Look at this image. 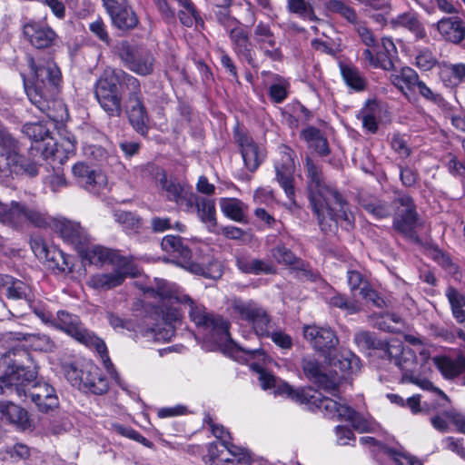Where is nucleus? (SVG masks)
<instances>
[{
  "label": "nucleus",
  "instance_id": "e2e57ef3",
  "mask_svg": "<svg viewBox=\"0 0 465 465\" xmlns=\"http://www.w3.org/2000/svg\"><path fill=\"white\" fill-rule=\"evenodd\" d=\"M374 327L388 332H397V329L391 323H399L401 318L395 313H382L373 316Z\"/></svg>",
  "mask_w": 465,
  "mask_h": 465
},
{
  "label": "nucleus",
  "instance_id": "79ce46f5",
  "mask_svg": "<svg viewBox=\"0 0 465 465\" xmlns=\"http://www.w3.org/2000/svg\"><path fill=\"white\" fill-rule=\"evenodd\" d=\"M301 138L305 141L309 147L322 157L330 154L331 150L327 138L322 134L321 130L315 126H307L300 134Z\"/></svg>",
  "mask_w": 465,
  "mask_h": 465
},
{
  "label": "nucleus",
  "instance_id": "393cba45",
  "mask_svg": "<svg viewBox=\"0 0 465 465\" xmlns=\"http://www.w3.org/2000/svg\"><path fill=\"white\" fill-rule=\"evenodd\" d=\"M77 252L82 256L83 259L88 260L90 263L98 265L106 262L112 263L113 265L124 264L123 262H128L132 261L130 258L123 256L114 250H111L100 245H94L88 242L83 244V249L78 250Z\"/></svg>",
  "mask_w": 465,
  "mask_h": 465
},
{
  "label": "nucleus",
  "instance_id": "9d476101",
  "mask_svg": "<svg viewBox=\"0 0 465 465\" xmlns=\"http://www.w3.org/2000/svg\"><path fill=\"white\" fill-rule=\"evenodd\" d=\"M0 223L15 228L25 223L40 228L48 224L46 214L40 209L16 201L9 204L0 202Z\"/></svg>",
  "mask_w": 465,
  "mask_h": 465
},
{
  "label": "nucleus",
  "instance_id": "cd10ccee",
  "mask_svg": "<svg viewBox=\"0 0 465 465\" xmlns=\"http://www.w3.org/2000/svg\"><path fill=\"white\" fill-rule=\"evenodd\" d=\"M53 228L64 242L72 245L76 251L82 250L83 244L88 242L89 235L78 223L64 218L55 219Z\"/></svg>",
  "mask_w": 465,
  "mask_h": 465
},
{
  "label": "nucleus",
  "instance_id": "4c0bfd02",
  "mask_svg": "<svg viewBox=\"0 0 465 465\" xmlns=\"http://www.w3.org/2000/svg\"><path fill=\"white\" fill-rule=\"evenodd\" d=\"M262 76H270L272 83L268 86L267 94L272 104L283 103L290 94L291 83L290 81L270 71H262Z\"/></svg>",
  "mask_w": 465,
  "mask_h": 465
},
{
  "label": "nucleus",
  "instance_id": "864d4df0",
  "mask_svg": "<svg viewBox=\"0 0 465 465\" xmlns=\"http://www.w3.org/2000/svg\"><path fill=\"white\" fill-rule=\"evenodd\" d=\"M182 9L178 13L180 22L187 27L193 25L203 26V21L200 17L194 5L190 0H177Z\"/></svg>",
  "mask_w": 465,
  "mask_h": 465
},
{
  "label": "nucleus",
  "instance_id": "bf43d9fd",
  "mask_svg": "<svg viewBox=\"0 0 465 465\" xmlns=\"http://www.w3.org/2000/svg\"><path fill=\"white\" fill-rule=\"evenodd\" d=\"M287 10L304 20H318L313 7L306 0H287Z\"/></svg>",
  "mask_w": 465,
  "mask_h": 465
},
{
  "label": "nucleus",
  "instance_id": "338daca9",
  "mask_svg": "<svg viewBox=\"0 0 465 465\" xmlns=\"http://www.w3.org/2000/svg\"><path fill=\"white\" fill-rule=\"evenodd\" d=\"M385 453L396 465H423L422 461L415 456L397 450L393 448H387Z\"/></svg>",
  "mask_w": 465,
  "mask_h": 465
},
{
  "label": "nucleus",
  "instance_id": "f8f14e48",
  "mask_svg": "<svg viewBox=\"0 0 465 465\" xmlns=\"http://www.w3.org/2000/svg\"><path fill=\"white\" fill-rule=\"evenodd\" d=\"M393 203L405 207V210L394 215L392 228L405 239L420 246L424 242L416 230L419 214L413 198L408 193H403L394 199Z\"/></svg>",
  "mask_w": 465,
  "mask_h": 465
},
{
  "label": "nucleus",
  "instance_id": "4be33fe9",
  "mask_svg": "<svg viewBox=\"0 0 465 465\" xmlns=\"http://www.w3.org/2000/svg\"><path fill=\"white\" fill-rule=\"evenodd\" d=\"M303 335L311 345L325 357L331 356L339 342L335 332L330 328L305 326Z\"/></svg>",
  "mask_w": 465,
  "mask_h": 465
},
{
  "label": "nucleus",
  "instance_id": "5fc2aeb1",
  "mask_svg": "<svg viewBox=\"0 0 465 465\" xmlns=\"http://www.w3.org/2000/svg\"><path fill=\"white\" fill-rule=\"evenodd\" d=\"M324 7L327 12L341 15L352 25L359 20L356 10L341 0H328Z\"/></svg>",
  "mask_w": 465,
  "mask_h": 465
},
{
  "label": "nucleus",
  "instance_id": "6e6d98bb",
  "mask_svg": "<svg viewBox=\"0 0 465 465\" xmlns=\"http://www.w3.org/2000/svg\"><path fill=\"white\" fill-rule=\"evenodd\" d=\"M420 246L427 251L429 256L443 269L447 270L454 266L450 253L441 250L439 245L432 241H426Z\"/></svg>",
  "mask_w": 465,
  "mask_h": 465
},
{
  "label": "nucleus",
  "instance_id": "c756f323",
  "mask_svg": "<svg viewBox=\"0 0 465 465\" xmlns=\"http://www.w3.org/2000/svg\"><path fill=\"white\" fill-rule=\"evenodd\" d=\"M234 137H237L244 166L250 172H255L262 162L258 144L251 134L240 132L237 127H234Z\"/></svg>",
  "mask_w": 465,
  "mask_h": 465
},
{
  "label": "nucleus",
  "instance_id": "7ed1b4c3",
  "mask_svg": "<svg viewBox=\"0 0 465 465\" xmlns=\"http://www.w3.org/2000/svg\"><path fill=\"white\" fill-rule=\"evenodd\" d=\"M305 167L308 199L321 231L333 232L342 223L351 226L354 217L349 213V203L335 187L325 183L322 167L309 157Z\"/></svg>",
  "mask_w": 465,
  "mask_h": 465
},
{
  "label": "nucleus",
  "instance_id": "20e7f679",
  "mask_svg": "<svg viewBox=\"0 0 465 465\" xmlns=\"http://www.w3.org/2000/svg\"><path fill=\"white\" fill-rule=\"evenodd\" d=\"M28 65L34 73L35 81L32 86L25 84L26 94L33 104L45 112L49 108V102L58 93L61 72L53 61L36 64L34 58L30 57Z\"/></svg>",
  "mask_w": 465,
  "mask_h": 465
},
{
  "label": "nucleus",
  "instance_id": "0e129e2a",
  "mask_svg": "<svg viewBox=\"0 0 465 465\" xmlns=\"http://www.w3.org/2000/svg\"><path fill=\"white\" fill-rule=\"evenodd\" d=\"M114 220L126 232L134 231L141 226L140 219L131 212L117 211L114 214Z\"/></svg>",
  "mask_w": 465,
  "mask_h": 465
},
{
  "label": "nucleus",
  "instance_id": "f3484780",
  "mask_svg": "<svg viewBox=\"0 0 465 465\" xmlns=\"http://www.w3.org/2000/svg\"><path fill=\"white\" fill-rule=\"evenodd\" d=\"M31 248L35 256L45 262L52 270H57L61 272H71L73 271V258L55 246H48L43 239H33Z\"/></svg>",
  "mask_w": 465,
  "mask_h": 465
},
{
  "label": "nucleus",
  "instance_id": "a19ab883",
  "mask_svg": "<svg viewBox=\"0 0 465 465\" xmlns=\"http://www.w3.org/2000/svg\"><path fill=\"white\" fill-rule=\"evenodd\" d=\"M339 69L342 80L350 89L362 92L367 88L368 81L357 66L340 62Z\"/></svg>",
  "mask_w": 465,
  "mask_h": 465
},
{
  "label": "nucleus",
  "instance_id": "58836bf2",
  "mask_svg": "<svg viewBox=\"0 0 465 465\" xmlns=\"http://www.w3.org/2000/svg\"><path fill=\"white\" fill-rule=\"evenodd\" d=\"M391 74V82L396 88L401 92L406 90L411 94H416V86L420 79L413 68L403 66L399 71L395 70Z\"/></svg>",
  "mask_w": 465,
  "mask_h": 465
},
{
  "label": "nucleus",
  "instance_id": "412c9836",
  "mask_svg": "<svg viewBox=\"0 0 465 465\" xmlns=\"http://www.w3.org/2000/svg\"><path fill=\"white\" fill-rule=\"evenodd\" d=\"M124 47L121 57L130 71L143 76L153 72L154 57L150 51L133 48L127 44H124Z\"/></svg>",
  "mask_w": 465,
  "mask_h": 465
},
{
  "label": "nucleus",
  "instance_id": "e433bc0d",
  "mask_svg": "<svg viewBox=\"0 0 465 465\" xmlns=\"http://www.w3.org/2000/svg\"><path fill=\"white\" fill-rule=\"evenodd\" d=\"M113 24L119 29L129 30L134 28L138 24L135 13L126 5H120L118 1L106 7Z\"/></svg>",
  "mask_w": 465,
  "mask_h": 465
},
{
  "label": "nucleus",
  "instance_id": "f257e3e1",
  "mask_svg": "<svg viewBox=\"0 0 465 465\" xmlns=\"http://www.w3.org/2000/svg\"><path fill=\"white\" fill-rule=\"evenodd\" d=\"M145 294L158 300L154 306L160 311L165 322L163 328L152 330L155 341H171L175 332L172 323L180 320L181 306H183L188 308L192 322L203 331L205 347L211 351H220L228 358H232L229 322L207 312L203 306L195 304L187 294L174 291L163 280H157L155 287L148 288Z\"/></svg>",
  "mask_w": 465,
  "mask_h": 465
},
{
  "label": "nucleus",
  "instance_id": "72a5a7b5",
  "mask_svg": "<svg viewBox=\"0 0 465 465\" xmlns=\"http://www.w3.org/2000/svg\"><path fill=\"white\" fill-rule=\"evenodd\" d=\"M9 335L10 339L23 341L24 343L22 345H16L11 348L5 353L4 356H2L1 360L15 348L25 350L27 353L29 352L24 347H30L34 351H52L54 348V342L50 339L49 336L45 334L11 332Z\"/></svg>",
  "mask_w": 465,
  "mask_h": 465
},
{
  "label": "nucleus",
  "instance_id": "2eb2a0df",
  "mask_svg": "<svg viewBox=\"0 0 465 465\" xmlns=\"http://www.w3.org/2000/svg\"><path fill=\"white\" fill-rule=\"evenodd\" d=\"M295 152L288 145L280 146V158L274 164L276 180L289 201L295 204L294 163Z\"/></svg>",
  "mask_w": 465,
  "mask_h": 465
},
{
  "label": "nucleus",
  "instance_id": "c9c22d12",
  "mask_svg": "<svg viewBox=\"0 0 465 465\" xmlns=\"http://www.w3.org/2000/svg\"><path fill=\"white\" fill-rule=\"evenodd\" d=\"M312 391L313 389L311 386L295 388L289 382L280 380L276 391H274V395L283 397L294 403L306 405L308 407L310 399L312 398Z\"/></svg>",
  "mask_w": 465,
  "mask_h": 465
},
{
  "label": "nucleus",
  "instance_id": "de8ad7c7",
  "mask_svg": "<svg viewBox=\"0 0 465 465\" xmlns=\"http://www.w3.org/2000/svg\"><path fill=\"white\" fill-rule=\"evenodd\" d=\"M312 397L313 398L310 399V402L308 404L309 410L313 411L316 410L324 411L325 415L329 418H335L340 402L323 396L316 390L312 391Z\"/></svg>",
  "mask_w": 465,
  "mask_h": 465
},
{
  "label": "nucleus",
  "instance_id": "0eeeda50",
  "mask_svg": "<svg viewBox=\"0 0 465 465\" xmlns=\"http://www.w3.org/2000/svg\"><path fill=\"white\" fill-rule=\"evenodd\" d=\"M6 172L34 177L38 174L39 166L20 155L17 141L0 123V173Z\"/></svg>",
  "mask_w": 465,
  "mask_h": 465
},
{
  "label": "nucleus",
  "instance_id": "4468645a",
  "mask_svg": "<svg viewBox=\"0 0 465 465\" xmlns=\"http://www.w3.org/2000/svg\"><path fill=\"white\" fill-rule=\"evenodd\" d=\"M362 58L373 69L395 71V62L399 60L398 49L391 37H382L381 44L362 51Z\"/></svg>",
  "mask_w": 465,
  "mask_h": 465
},
{
  "label": "nucleus",
  "instance_id": "39448f33",
  "mask_svg": "<svg viewBox=\"0 0 465 465\" xmlns=\"http://www.w3.org/2000/svg\"><path fill=\"white\" fill-rule=\"evenodd\" d=\"M53 325L55 328L64 331L77 341L84 344L85 346L94 348L102 357L105 368L111 373L112 377L117 382V384L123 390H127L126 382L121 379L116 371H110V368L113 369V364L109 359L104 341L94 335L92 331L87 330L77 315L70 313L66 311H58Z\"/></svg>",
  "mask_w": 465,
  "mask_h": 465
},
{
  "label": "nucleus",
  "instance_id": "5701e85b",
  "mask_svg": "<svg viewBox=\"0 0 465 465\" xmlns=\"http://www.w3.org/2000/svg\"><path fill=\"white\" fill-rule=\"evenodd\" d=\"M270 252L278 264L287 266L294 271L302 272V275L307 279L312 281L316 280L318 273L311 269L310 263L296 256L284 243H278L271 249Z\"/></svg>",
  "mask_w": 465,
  "mask_h": 465
},
{
  "label": "nucleus",
  "instance_id": "c03bdc74",
  "mask_svg": "<svg viewBox=\"0 0 465 465\" xmlns=\"http://www.w3.org/2000/svg\"><path fill=\"white\" fill-rule=\"evenodd\" d=\"M28 291V286L22 281L15 279L10 275L0 274V292L9 299H26Z\"/></svg>",
  "mask_w": 465,
  "mask_h": 465
},
{
  "label": "nucleus",
  "instance_id": "603ef678",
  "mask_svg": "<svg viewBox=\"0 0 465 465\" xmlns=\"http://www.w3.org/2000/svg\"><path fill=\"white\" fill-rule=\"evenodd\" d=\"M379 111L378 103L375 100H369L366 107L358 115V118L361 120L362 127L371 134H375L379 130V122L377 120Z\"/></svg>",
  "mask_w": 465,
  "mask_h": 465
},
{
  "label": "nucleus",
  "instance_id": "7c9ffc66",
  "mask_svg": "<svg viewBox=\"0 0 465 465\" xmlns=\"http://www.w3.org/2000/svg\"><path fill=\"white\" fill-rule=\"evenodd\" d=\"M435 25L447 43L460 45L465 39V22L458 15L442 17Z\"/></svg>",
  "mask_w": 465,
  "mask_h": 465
},
{
  "label": "nucleus",
  "instance_id": "aec40b11",
  "mask_svg": "<svg viewBox=\"0 0 465 465\" xmlns=\"http://www.w3.org/2000/svg\"><path fill=\"white\" fill-rule=\"evenodd\" d=\"M23 35L30 45L37 49L49 48L55 45L57 35L44 21L29 19L23 25Z\"/></svg>",
  "mask_w": 465,
  "mask_h": 465
},
{
  "label": "nucleus",
  "instance_id": "8fccbe9b",
  "mask_svg": "<svg viewBox=\"0 0 465 465\" xmlns=\"http://www.w3.org/2000/svg\"><path fill=\"white\" fill-rule=\"evenodd\" d=\"M196 206L198 215L208 226H215V203L213 200L194 194L193 206Z\"/></svg>",
  "mask_w": 465,
  "mask_h": 465
},
{
  "label": "nucleus",
  "instance_id": "1a4fd4ad",
  "mask_svg": "<svg viewBox=\"0 0 465 465\" xmlns=\"http://www.w3.org/2000/svg\"><path fill=\"white\" fill-rule=\"evenodd\" d=\"M151 174L159 193L167 201L175 203L181 209L189 212L193 207L194 193L186 183L168 176L166 172L158 166H152Z\"/></svg>",
  "mask_w": 465,
  "mask_h": 465
},
{
  "label": "nucleus",
  "instance_id": "f704fd0d",
  "mask_svg": "<svg viewBox=\"0 0 465 465\" xmlns=\"http://www.w3.org/2000/svg\"><path fill=\"white\" fill-rule=\"evenodd\" d=\"M327 358L336 374H338V371L341 372V378H345L346 375L358 371L361 369L360 358L351 351H339Z\"/></svg>",
  "mask_w": 465,
  "mask_h": 465
},
{
  "label": "nucleus",
  "instance_id": "09e8293b",
  "mask_svg": "<svg viewBox=\"0 0 465 465\" xmlns=\"http://www.w3.org/2000/svg\"><path fill=\"white\" fill-rule=\"evenodd\" d=\"M446 297L454 319L465 328V296L456 288L450 286L446 290Z\"/></svg>",
  "mask_w": 465,
  "mask_h": 465
},
{
  "label": "nucleus",
  "instance_id": "ea45409f",
  "mask_svg": "<svg viewBox=\"0 0 465 465\" xmlns=\"http://www.w3.org/2000/svg\"><path fill=\"white\" fill-rule=\"evenodd\" d=\"M443 85L447 88L456 89L465 83V64H443L439 72Z\"/></svg>",
  "mask_w": 465,
  "mask_h": 465
},
{
  "label": "nucleus",
  "instance_id": "b1692460",
  "mask_svg": "<svg viewBox=\"0 0 465 465\" xmlns=\"http://www.w3.org/2000/svg\"><path fill=\"white\" fill-rule=\"evenodd\" d=\"M354 339L356 343L364 349L382 351L390 361H393L394 362L396 358L400 357L407 348L399 341L389 342L384 340L377 339L376 336L370 331H361L355 335Z\"/></svg>",
  "mask_w": 465,
  "mask_h": 465
},
{
  "label": "nucleus",
  "instance_id": "bb28decb",
  "mask_svg": "<svg viewBox=\"0 0 465 465\" xmlns=\"http://www.w3.org/2000/svg\"><path fill=\"white\" fill-rule=\"evenodd\" d=\"M301 366L305 377L319 389L333 393L339 391V385L325 372L313 356L308 355L302 359Z\"/></svg>",
  "mask_w": 465,
  "mask_h": 465
},
{
  "label": "nucleus",
  "instance_id": "dca6fc26",
  "mask_svg": "<svg viewBox=\"0 0 465 465\" xmlns=\"http://www.w3.org/2000/svg\"><path fill=\"white\" fill-rule=\"evenodd\" d=\"M234 312L239 313L241 319L252 324L256 336L270 337L272 318L262 306L252 301L242 302L234 298Z\"/></svg>",
  "mask_w": 465,
  "mask_h": 465
},
{
  "label": "nucleus",
  "instance_id": "6ab92c4d",
  "mask_svg": "<svg viewBox=\"0 0 465 465\" xmlns=\"http://www.w3.org/2000/svg\"><path fill=\"white\" fill-rule=\"evenodd\" d=\"M114 265L115 269L110 272L91 275L87 280V285L98 291H107L120 286L127 276L135 275L132 261Z\"/></svg>",
  "mask_w": 465,
  "mask_h": 465
},
{
  "label": "nucleus",
  "instance_id": "ddd939ff",
  "mask_svg": "<svg viewBox=\"0 0 465 465\" xmlns=\"http://www.w3.org/2000/svg\"><path fill=\"white\" fill-rule=\"evenodd\" d=\"M237 8L246 11V15L243 20L234 17V52L241 60L254 66V51L250 40L249 27L255 23V14L250 3L246 8L242 4L237 5Z\"/></svg>",
  "mask_w": 465,
  "mask_h": 465
},
{
  "label": "nucleus",
  "instance_id": "6e6552de",
  "mask_svg": "<svg viewBox=\"0 0 465 465\" xmlns=\"http://www.w3.org/2000/svg\"><path fill=\"white\" fill-rule=\"evenodd\" d=\"M24 133L35 142H45L44 146L37 147L41 151L42 156L53 163L63 164L67 161L70 155L74 153L75 142L69 139L60 143L49 139V129L41 123H30L24 125Z\"/></svg>",
  "mask_w": 465,
  "mask_h": 465
},
{
  "label": "nucleus",
  "instance_id": "13d9d810",
  "mask_svg": "<svg viewBox=\"0 0 465 465\" xmlns=\"http://www.w3.org/2000/svg\"><path fill=\"white\" fill-rule=\"evenodd\" d=\"M328 304L331 308L344 311L346 314L351 315L358 313L361 308L355 300L350 299L346 294L335 292L330 297Z\"/></svg>",
  "mask_w": 465,
  "mask_h": 465
},
{
  "label": "nucleus",
  "instance_id": "c85d7f7f",
  "mask_svg": "<svg viewBox=\"0 0 465 465\" xmlns=\"http://www.w3.org/2000/svg\"><path fill=\"white\" fill-rule=\"evenodd\" d=\"M253 37L266 57L274 62L282 60V52L279 46H276V37L269 24L259 22L254 28Z\"/></svg>",
  "mask_w": 465,
  "mask_h": 465
},
{
  "label": "nucleus",
  "instance_id": "423d86ee",
  "mask_svg": "<svg viewBox=\"0 0 465 465\" xmlns=\"http://www.w3.org/2000/svg\"><path fill=\"white\" fill-rule=\"evenodd\" d=\"M134 76L121 69L107 68L95 84V98L101 107L111 116H119L122 112L118 84L127 90V79Z\"/></svg>",
  "mask_w": 465,
  "mask_h": 465
},
{
  "label": "nucleus",
  "instance_id": "9b49d317",
  "mask_svg": "<svg viewBox=\"0 0 465 465\" xmlns=\"http://www.w3.org/2000/svg\"><path fill=\"white\" fill-rule=\"evenodd\" d=\"M125 113L133 128L142 135L148 132L149 115L144 105L141 84L137 78L127 79Z\"/></svg>",
  "mask_w": 465,
  "mask_h": 465
},
{
  "label": "nucleus",
  "instance_id": "f03ea898",
  "mask_svg": "<svg viewBox=\"0 0 465 465\" xmlns=\"http://www.w3.org/2000/svg\"><path fill=\"white\" fill-rule=\"evenodd\" d=\"M5 367L0 376V394L15 395L25 402L30 399L41 412H49L59 407L58 396L54 387L46 382H36L37 367L30 353L15 348L0 360Z\"/></svg>",
  "mask_w": 465,
  "mask_h": 465
},
{
  "label": "nucleus",
  "instance_id": "a211bd4d",
  "mask_svg": "<svg viewBox=\"0 0 465 465\" xmlns=\"http://www.w3.org/2000/svg\"><path fill=\"white\" fill-rule=\"evenodd\" d=\"M395 365L401 371V380L403 382L415 384L423 391H433L448 400L443 391L435 387L430 380L420 378V375L415 373L413 368L417 365V357L411 348L407 347L402 354L396 358Z\"/></svg>",
  "mask_w": 465,
  "mask_h": 465
},
{
  "label": "nucleus",
  "instance_id": "a878e982",
  "mask_svg": "<svg viewBox=\"0 0 465 465\" xmlns=\"http://www.w3.org/2000/svg\"><path fill=\"white\" fill-rule=\"evenodd\" d=\"M72 172L76 183L90 193H98L107 184L106 175L103 172L93 169L84 163H75Z\"/></svg>",
  "mask_w": 465,
  "mask_h": 465
},
{
  "label": "nucleus",
  "instance_id": "49530a36",
  "mask_svg": "<svg viewBox=\"0 0 465 465\" xmlns=\"http://www.w3.org/2000/svg\"><path fill=\"white\" fill-rule=\"evenodd\" d=\"M208 455L216 465L231 462L232 457V444L227 440H216L209 444Z\"/></svg>",
  "mask_w": 465,
  "mask_h": 465
},
{
  "label": "nucleus",
  "instance_id": "a18cd8bd",
  "mask_svg": "<svg viewBox=\"0 0 465 465\" xmlns=\"http://www.w3.org/2000/svg\"><path fill=\"white\" fill-rule=\"evenodd\" d=\"M161 248L173 258L183 259L185 262L191 257L190 249L184 245L183 239L176 235H166L161 242Z\"/></svg>",
  "mask_w": 465,
  "mask_h": 465
},
{
  "label": "nucleus",
  "instance_id": "2f4dec72",
  "mask_svg": "<svg viewBox=\"0 0 465 465\" xmlns=\"http://www.w3.org/2000/svg\"><path fill=\"white\" fill-rule=\"evenodd\" d=\"M392 29L404 28L414 35L415 41L428 38L426 28L417 12L408 11L399 14L390 21Z\"/></svg>",
  "mask_w": 465,
  "mask_h": 465
},
{
  "label": "nucleus",
  "instance_id": "3c124183",
  "mask_svg": "<svg viewBox=\"0 0 465 465\" xmlns=\"http://www.w3.org/2000/svg\"><path fill=\"white\" fill-rule=\"evenodd\" d=\"M437 367L444 378L455 379L465 371V357H460L456 361L449 357L439 358Z\"/></svg>",
  "mask_w": 465,
  "mask_h": 465
},
{
  "label": "nucleus",
  "instance_id": "37998d69",
  "mask_svg": "<svg viewBox=\"0 0 465 465\" xmlns=\"http://www.w3.org/2000/svg\"><path fill=\"white\" fill-rule=\"evenodd\" d=\"M0 419L23 428L29 426L27 411L10 401H0Z\"/></svg>",
  "mask_w": 465,
  "mask_h": 465
},
{
  "label": "nucleus",
  "instance_id": "680f3d73",
  "mask_svg": "<svg viewBox=\"0 0 465 465\" xmlns=\"http://www.w3.org/2000/svg\"><path fill=\"white\" fill-rule=\"evenodd\" d=\"M390 145L391 150L402 159H407L411 154V149L404 134L393 133L390 140Z\"/></svg>",
  "mask_w": 465,
  "mask_h": 465
},
{
  "label": "nucleus",
  "instance_id": "69168bd1",
  "mask_svg": "<svg viewBox=\"0 0 465 465\" xmlns=\"http://www.w3.org/2000/svg\"><path fill=\"white\" fill-rule=\"evenodd\" d=\"M234 361H239L241 363H249L250 361L255 360L257 357H260L264 354L263 351L261 348L255 349H245L240 346L234 341Z\"/></svg>",
  "mask_w": 465,
  "mask_h": 465
},
{
  "label": "nucleus",
  "instance_id": "052dcab7",
  "mask_svg": "<svg viewBox=\"0 0 465 465\" xmlns=\"http://www.w3.org/2000/svg\"><path fill=\"white\" fill-rule=\"evenodd\" d=\"M250 367L255 373L259 374V381L263 390L274 389L276 391L279 381L271 371L259 362H252Z\"/></svg>",
  "mask_w": 465,
  "mask_h": 465
},
{
  "label": "nucleus",
  "instance_id": "774afa93",
  "mask_svg": "<svg viewBox=\"0 0 465 465\" xmlns=\"http://www.w3.org/2000/svg\"><path fill=\"white\" fill-rule=\"evenodd\" d=\"M353 28L357 32L361 41L368 46V48H371L376 45L375 36L372 31L367 26L365 21L359 19L357 23L353 25Z\"/></svg>",
  "mask_w": 465,
  "mask_h": 465
},
{
  "label": "nucleus",
  "instance_id": "4d7b16f0",
  "mask_svg": "<svg viewBox=\"0 0 465 465\" xmlns=\"http://www.w3.org/2000/svg\"><path fill=\"white\" fill-rule=\"evenodd\" d=\"M30 457V449L23 443H16L0 449V460L5 462H18Z\"/></svg>",
  "mask_w": 465,
  "mask_h": 465
},
{
  "label": "nucleus",
  "instance_id": "473e14b6",
  "mask_svg": "<svg viewBox=\"0 0 465 465\" xmlns=\"http://www.w3.org/2000/svg\"><path fill=\"white\" fill-rule=\"evenodd\" d=\"M109 389L107 379L102 374L100 369L92 363H87L82 369L81 389L96 395L105 393Z\"/></svg>",
  "mask_w": 465,
  "mask_h": 465
}]
</instances>
